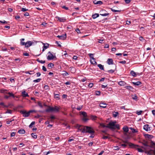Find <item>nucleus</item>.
Segmentation results:
<instances>
[{
    "instance_id": "nucleus-1",
    "label": "nucleus",
    "mask_w": 155,
    "mask_h": 155,
    "mask_svg": "<svg viewBox=\"0 0 155 155\" xmlns=\"http://www.w3.org/2000/svg\"><path fill=\"white\" fill-rule=\"evenodd\" d=\"M116 122L112 121L110 122L107 126V128H110L112 130L117 129L119 130L120 129V126L119 124H115Z\"/></svg>"
},
{
    "instance_id": "nucleus-2",
    "label": "nucleus",
    "mask_w": 155,
    "mask_h": 155,
    "mask_svg": "<svg viewBox=\"0 0 155 155\" xmlns=\"http://www.w3.org/2000/svg\"><path fill=\"white\" fill-rule=\"evenodd\" d=\"M25 40L24 38H22L21 39L20 44L22 46H25V48H28L31 46L33 42L31 41H27L26 42H22V41Z\"/></svg>"
},
{
    "instance_id": "nucleus-3",
    "label": "nucleus",
    "mask_w": 155,
    "mask_h": 155,
    "mask_svg": "<svg viewBox=\"0 0 155 155\" xmlns=\"http://www.w3.org/2000/svg\"><path fill=\"white\" fill-rule=\"evenodd\" d=\"M48 108L46 109L45 111L46 112H49L52 111L58 112L59 111L60 109V108L57 106H55L54 107L50 106H48Z\"/></svg>"
},
{
    "instance_id": "nucleus-4",
    "label": "nucleus",
    "mask_w": 155,
    "mask_h": 155,
    "mask_svg": "<svg viewBox=\"0 0 155 155\" xmlns=\"http://www.w3.org/2000/svg\"><path fill=\"white\" fill-rule=\"evenodd\" d=\"M86 126L82 127L81 125H77V127H78V129L81 131L82 133H84L87 130Z\"/></svg>"
},
{
    "instance_id": "nucleus-5",
    "label": "nucleus",
    "mask_w": 155,
    "mask_h": 155,
    "mask_svg": "<svg viewBox=\"0 0 155 155\" xmlns=\"http://www.w3.org/2000/svg\"><path fill=\"white\" fill-rule=\"evenodd\" d=\"M86 128L87 130L85 131V133H88L89 134L94 133L95 131L92 127L89 126H86Z\"/></svg>"
},
{
    "instance_id": "nucleus-6",
    "label": "nucleus",
    "mask_w": 155,
    "mask_h": 155,
    "mask_svg": "<svg viewBox=\"0 0 155 155\" xmlns=\"http://www.w3.org/2000/svg\"><path fill=\"white\" fill-rule=\"evenodd\" d=\"M89 55L92 60L91 61V63L94 65H96L97 63L95 59L93 57H91V55H93V54H89Z\"/></svg>"
},
{
    "instance_id": "nucleus-7",
    "label": "nucleus",
    "mask_w": 155,
    "mask_h": 155,
    "mask_svg": "<svg viewBox=\"0 0 155 155\" xmlns=\"http://www.w3.org/2000/svg\"><path fill=\"white\" fill-rule=\"evenodd\" d=\"M20 113L23 115L24 117H28L30 115V113L29 112H27L25 110H21Z\"/></svg>"
},
{
    "instance_id": "nucleus-8",
    "label": "nucleus",
    "mask_w": 155,
    "mask_h": 155,
    "mask_svg": "<svg viewBox=\"0 0 155 155\" xmlns=\"http://www.w3.org/2000/svg\"><path fill=\"white\" fill-rule=\"evenodd\" d=\"M128 145L130 148H133L136 149L137 147H140V146L138 145H135L130 142L128 143Z\"/></svg>"
},
{
    "instance_id": "nucleus-9",
    "label": "nucleus",
    "mask_w": 155,
    "mask_h": 155,
    "mask_svg": "<svg viewBox=\"0 0 155 155\" xmlns=\"http://www.w3.org/2000/svg\"><path fill=\"white\" fill-rule=\"evenodd\" d=\"M143 129L147 131H150L151 130V127L149 126V125L147 124L143 126Z\"/></svg>"
},
{
    "instance_id": "nucleus-10",
    "label": "nucleus",
    "mask_w": 155,
    "mask_h": 155,
    "mask_svg": "<svg viewBox=\"0 0 155 155\" xmlns=\"http://www.w3.org/2000/svg\"><path fill=\"white\" fill-rule=\"evenodd\" d=\"M105 11H106L102 9L101 10L100 12V15L103 16H105L109 15V13H104V12Z\"/></svg>"
},
{
    "instance_id": "nucleus-11",
    "label": "nucleus",
    "mask_w": 155,
    "mask_h": 155,
    "mask_svg": "<svg viewBox=\"0 0 155 155\" xmlns=\"http://www.w3.org/2000/svg\"><path fill=\"white\" fill-rule=\"evenodd\" d=\"M48 54H50V55H48L47 57V59L48 60H51L53 59L54 58L53 55L51 53L50 51H49Z\"/></svg>"
},
{
    "instance_id": "nucleus-12",
    "label": "nucleus",
    "mask_w": 155,
    "mask_h": 155,
    "mask_svg": "<svg viewBox=\"0 0 155 155\" xmlns=\"http://www.w3.org/2000/svg\"><path fill=\"white\" fill-rule=\"evenodd\" d=\"M21 94L22 96L23 97H29V95H28V94L26 92L25 90H24L22 91Z\"/></svg>"
},
{
    "instance_id": "nucleus-13",
    "label": "nucleus",
    "mask_w": 155,
    "mask_h": 155,
    "mask_svg": "<svg viewBox=\"0 0 155 155\" xmlns=\"http://www.w3.org/2000/svg\"><path fill=\"white\" fill-rule=\"evenodd\" d=\"M107 63L109 64H113V60L111 58H108L107 61Z\"/></svg>"
},
{
    "instance_id": "nucleus-14",
    "label": "nucleus",
    "mask_w": 155,
    "mask_h": 155,
    "mask_svg": "<svg viewBox=\"0 0 155 155\" xmlns=\"http://www.w3.org/2000/svg\"><path fill=\"white\" fill-rule=\"evenodd\" d=\"M44 45L43 46V49L42 50V52H43L47 48L49 47V44L48 43L44 44Z\"/></svg>"
},
{
    "instance_id": "nucleus-15",
    "label": "nucleus",
    "mask_w": 155,
    "mask_h": 155,
    "mask_svg": "<svg viewBox=\"0 0 155 155\" xmlns=\"http://www.w3.org/2000/svg\"><path fill=\"white\" fill-rule=\"evenodd\" d=\"M144 137L146 138L151 139L153 137V136L152 135L148 134H146L144 135Z\"/></svg>"
},
{
    "instance_id": "nucleus-16",
    "label": "nucleus",
    "mask_w": 155,
    "mask_h": 155,
    "mask_svg": "<svg viewBox=\"0 0 155 155\" xmlns=\"http://www.w3.org/2000/svg\"><path fill=\"white\" fill-rule=\"evenodd\" d=\"M118 83L121 86H124L126 84V83L125 82L122 81L118 82Z\"/></svg>"
},
{
    "instance_id": "nucleus-17",
    "label": "nucleus",
    "mask_w": 155,
    "mask_h": 155,
    "mask_svg": "<svg viewBox=\"0 0 155 155\" xmlns=\"http://www.w3.org/2000/svg\"><path fill=\"white\" fill-rule=\"evenodd\" d=\"M107 104L105 103H102V102H101L100 104V107L103 108H106L107 107Z\"/></svg>"
},
{
    "instance_id": "nucleus-18",
    "label": "nucleus",
    "mask_w": 155,
    "mask_h": 155,
    "mask_svg": "<svg viewBox=\"0 0 155 155\" xmlns=\"http://www.w3.org/2000/svg\"><path fill=\"white\" fill-rule=\"evenodd\" d=\"M66 34H65L64 35H61V37H60V39L62 40H64L66 38Z\"/></svg>"
},
{
    "instance_id": "nucleus-19",
    "label": "nucleus",
    "mask_w": 155,
    "mask_h": 155,
    "mask_svg": "<svg viewBox=\"0 0 155 155\" xmlns=\"http://www.w3.org/2000/svg\"><path fill=\"white\" fill-rule=\"evenodd\" d=\"M57 18L60 22H64L65 21L66 19L64 18H60L59 17H57Z\"/></svg>"
},
{
    "instance_id": "nucleus-20",
    "label": "nucleus",
    "mask_w": 155,
    "mask_h": 155,
    "mask_svg": "<svg viewBox=\"0 0 155 155\" xmlns=\"http://www.w3.org/2000/svg\"><path fill=\"white\" fill-rule=\"evenodd\" d=\"M130 74L133 76L136 77L137 76V74L133 71H131L130 72Z\"/></svg>"
},
{
    "instance_id": "nucleus-21",
    "label": "nucleus",
    "mask_w": 155,
    "mask_h": 155,
    "mask_svg": "<svg viewBox=\"0 0 155 155\" xmlns=\"http://www.w3.org/2000/svg\"><path fill=\"white\" fill-rule=\"evenodd\" d=\"M18 132L20 134H23L25 133V131L24 129H21L19 130L18 131Z\"/></svg>"
},
{
    "instance_id": "nucleus-22",
    "label": "nucleus",
    "mask_w": 155,
    "mask_h": 155,
    "mask_svg": "<svg viewBox=\"0 0 155 155\" xmlns=\"http://www.w3.org/2000/svg\"><path fill=\"white\" fill-rule=\"evenodd\" d=\"M99 15L98 14L95 13L92 15V17L93 19H95L97 18L98 17Z\"/></svg>"
},
{
    "instance_id": "nucleus-23",
    "label": "nucleus",
    "mask_w": 155,
    "mask_h": 155,
    "mask_svg": "<svg viewBox=\"0 0 155 155\" xmlns=\"http://www.w3.org/2000/svg\"><path fill=\"white\" fill-rule=\"evenodd\" d=\"M7 90L6 89H1L0 90V92L2 93L3 94H7Z\"/></svg>"
},
{
    "instance_id": "nucleus-24",
    "label": "nucleus",
    "mask_w": 155,
    "mask_h": 155,
    "mask_svg": "<svg viewBox=\"0 0 155 155\" xmlns=\"http://www.w3.org/2000/svg\"><path fill=\"white\" fill-rule=\"evenodd\" d=\"M70 71L72 73H74L75 72V68L73 67H71L69 68Z\"/></svg>"
},
{
    "instance_id": "nucleus-25",
    "label": "nucleus",
    "mask_w": 155,
    "mask_h": 155,
    "mask_svg": "<svg viewBox=\"0 0 155 155\" xmlns=\"http://www.w3.org/2000/svg\"><path fill=\"white\" fill-rule=\"evenodd\" d=\"M123 129L124 132L126 133L128 132L129 131L128 128L127 127H124L123 128Z\"/></svg>"
},
{
    "instance_id": "nucleus-26",
    "label": "nucleus",
    "mask_w": 155,
    "mask_h": 155,
    "mask_svg": "<svg viewBox=\"0 0 155 155\" xmlns=\"http://www.w3.org/2000/svg\"><path fill=\"white\" fill-rule=\"evenodd\" d=\"M133 84L134 85L139 86L141 84V83L140 81H137L136 82H133Z\"/></svg>"
},
{
    "instance_id": "nucleus-27",
    "label": "nucleus",
    "mask_w": 155,
    "mask_h": 155,
    "mask_svg": "<svg viewBox=\"0 0 155 155\" xmlns=\"http://www.w3.org/2000/svg\"><path fill=\"white\" fill-rule=\"evenodd\" d=\"M97 66L101 70H104V67L103 65H101V64H99L97 65Z\"/></svg>"
},
{
    "instance_id": "nucleus-28",
    "label": "nucleus",
    "mask_w": 155,
    "mask_h": 155,
    "mask_svg": "<svg viewBox=\"0 0 155 155\" xmlns=\"http://www.w3.org/2000/svg\"><path fill=\"white\" fill-rule=\"evenodd\" d=\"M125 88L128 90H131L133 89V87L130 86H126L125 87Z\"/></svg>"
},
{
    "instance_id": "nucleus-29",
    "label": "nucleus",
    "mask_w": 155,
    "mask_h": 155,
    "mask_svg": "<svg viewBox=\"0 0 155 155\" xmlns=\"http://www.w3.org/2000/svg\"><path fill=\"white\" fill-rule=\"evenodd\" d=\"M54 98L58 99V100H59L60 99V97H59V94H56L55 93H54Z\"/></svg>"
},
{
    "instance_id": "nucleus-30",
    "label": "nucleus",
    "mask_w": 155,
    "mask_h": 155,
    "mask_svg": "<svg viewBox=\"0 0 155 155\" xmlns=\"http://www.w3.org/2000/svg\"><path fill=\"white\" fill-rule=\"evenodd\" d=\"M130 129L131 130L132 132L133 133H136L138 131L136 129H134L132 127H130Z\"/></svg>"
},
{
    "instance_id": "nucleus-31",
    "label": "nucleus",
    "mask_w": 155,
    "mask_h": 155,
    "mask_svg": "<svg viewBox=\"0 0 155 155\" xmlns=\"http://www.w3.org/2000/svg\"><path fill=\"white\" fill-rule=\"evenodd\" d=\"M119 113L118 112H114L113 113V115L114 117H116L117 115L119 114Z\"/></svg>"
},
{
    "instance_id": "nucleus-32",
    "label": "nucleus",
    "mask_w": 155,
    "mask_h": 155,
    "mask_svg": "<svg viewBox=\"0 0 155 155\" xmlns=\"http://www.w3.org/2000/svg\"><path fill=\"white\" fill-rule=\"evenodd\" d=\"M94 3L95 4H100L101 5L103 4V2H101V1H96L95 2H94Z\"/></svg>"
},
{
    "instance_id": "nucleus-33",
    "label": "nucleus",
    "mask_w": 155,
    "mask_h": 155,
    "mask_svg": "<svg viewBox=\"0 0 155 155\" xmlns=\"http://www.w3.org/2000/svg\"><path fill=\"white\" fill-rule=\"evenodd\" d=\"M63 73L62 74L63 76H67L69 75V74L66 71H63Z\"/></svg>"
},
{
    "instance_id": "nucleus-34",
    "label": "nucleus",
    "mask_w": 155,
    "mask_h": 155,
    "mask_svg": "<svg viewBox=\"0 0 155 155\" xmlns=\"http://www.w3.org/2000/svg\"><path fill=\"white\" fill-rule=\"evenodd\" d=\"M138 147H137V148L136 149L139 152L141 153L143 152V150L141 148H139Z\"/></svg>"
},
{
    "instance_id": "nucleus-35",
    "label": "nucleus",
    "mask_w": 155,
    "mask_h": 155,
    "mask_svg": "<svg viewBox=\"0 0 155 155\" xmlns=\"http://www.w3.org/2000/svg\"><path fill=\"white\" fill-rule=\"evenodd\" d=\"M32 137L35 139H36L37 138V135L35 134L32 133L31 134Z\"/></svg>"
},
{
    "instance_id": "nucleus-36",
    "label": "nucleus",
    "mask_w": 155,
    "mask_h": 155,
    "mask_svg": "<svg viewBox=\"0 0 155 155\" xmlns=\"http://www.w3.org/2000/svg\"><path fill=\"white\" fill-rule=\"evenodd\" d=\"M81 114L84 117H87V113L85 112H81Z\"/></svg>"
},
{
    "instance_id": "nucleus-37",
    "label": "nucleus",
    "mask_w": 155,
    "mask_h": 155,
    "mask_svg": "<svg viewBox=\"0 0 155 155\" xmlns=\"http://www.w3.org/2000/svg\"><path fill=\"white\" fill-rule=\"evenodd\" d=\"M38 105L41 108L43 107V105L41 102L38 101Z\"/></svg>"
},
{
    "instance_id": "nucleus-38",
    "label": "nucleus",
    "mask_w": 155,
    "mask_h": 155,
    "mask_svg": "<svg viewBox=\"0 0 155 155\" xmlns=\"http://www.w3.org/2000/svg\"><path fill=\"white\" fill-rule=\"evenodd\" d=\"M7 94H8L9 95V96H12L13 97V98H14L15 97V96H14V94L12 93L8 92V93Z\"/></svg>"
},
{
    "instance_id": "nucleus-39",
    "label": "nucleus",
    "mask_w": 155,
    "mask_h": 155,
    "mask_svg": "<svg viewBox=\"0 0 155 155\" xmlns=\"http://www.w3.org/2000/svg\"><path fill=\"white\" fill-rule=\"evenodd\" d=\"M48 66L49 67L52 68L54 66V64L52 63H50L48 64Z\"/></svg>"
},
{
    "instance_id": "nucleus-40",
    "label": "nucleus",
    "mask_w": 155,
    "mask_h": 155,
    "mask_svg": "<svg viewBox=\"0 0 155 155\" xmlns=\"http://www.w3.org/2000/svg\"><path fill=\"white\" fill-rule=\"evenodd\" d=\"M91 118L92 120H95L96 119L97 117L95 116L92 115L91 116Z\"/></svg>"
},
{
    "instance_id": "nucleus-41",
    "label": "nucleus",
    "mask_w": 155,
    "mask_h": 155,
    "mask_svg": "<svg viewBox=\"0 0 155 155\" xmlns=\"http://www.w3.org/2000/svg\"><path fill=\"white\" fill-rule=\"evenodd\" d=\"M44 88L45 90H49L50 88L47 85H45L44 87Z\"/></svg>"
},
{
    "instance_id": "nucleus-42",
    "label": "nucleus",
    "mask_w": 155,
    "mask_h": 155,
    "mask_svg": "<svg viewBox=\"0 0 155 155\" xmlns=\"http://www.w3.org/2000/svg\"><path fill=\"white\" fill-rule=\"evenodd\" d=\"M41 80V78H38L37 79L33 81V82H39Z\"/></svg>"
},
{
    "instance_id": "nucleus-43",
    "label": "nucleus",
    "mask_w": 155,
    "mask_h": 155,
    "mask_svg": "<svg viewBox=\"0 0 155 155\" xmlns=\"http://www.w3.org/2000/svg\"><path fill=\"white\" fill-rule=\"evenodd\" d=\"M100 126L101 127H102L103 128L104 127H107V126L105 125L103 123H100Z\"/></svg>"
},
{
    "instance_id": "nucleus-44",
    "label": "nucleus",
    "mask_w": 155,
    "mask_h": 155,
    "mask_svg": "<svg viewBox=\"0 0 155 155\" xmlns=\"http://www.w3.org/2000/svg\"><path fill=\"white\" fill-rule=\"evenodd\" d=\"M142 112V111L140 110V111H137L136 112V114L138 115H140Z\"/></svg>"
},
{
    "instance_id": "nucleus-45",
    "label": "nucleus",
    "mask_w": 155,
    "mask_h": 155,
    "mask_svg": "<svg viewBox=\"0 0 155 155\" xmlns=\"http://www.w3.org/2000/svg\"><path fill=\"white\" fill-rule=\"evenodd\" d=\"M132 98L134 100H136L137 98V97L136 95H132Z\"/></svg>"
},
{
    "instance_id": "nucleus-46",
    "label": "nucleus",
    "mask_w": 155,
    "mask_h": 155,
    "mask_svg": "<svg viewBox=\"0 0 155 155\" xmlns=\"http://www.w3.org/2000/svg\"><path fill=\"white\" fill-rule=\"evenodd\" d=\"M111 10L113 12H120L121 11L120 10H116L115 9H113L112 8H110Z\"/></svg>"
},
{
    "instance_id": "nucleus-47",
    "label": "nucleus",
    "mask_w": 155,
    "mask_h": 155,
    "mask_svg": "<svg viewBox=\"0 0 155 155\" xmlns=\"http://www.w3.org/2000/svg\"><path fill=\"white\" fill-rule=\"evenodd\" d=\"M12 110L8 109L7 110L6 113L12 114Z\"/></svg>"
},
{
    "instance_id": "nucleus-48",
    "label": "nucleus",
    "mask_w": 155,
    "mask_h": 155,
    "mask_svg": "<svg viewBox=\"0 0 155 155\" xmlns=\"http://www.w3.org/2000/svg\"><path fill=\"white\" fill-rule=\"evenodd\" d=\"M35 124V122L34 121L32 122L29 125V127L31 128L32 127V125H34Z\"/></svg>"
},
{
    "instance_id": "nucleus-49",
    "label": "nucleus",
    "mask_w": 155,
    "mask_h": 155,
    "mask_svg": "<svg viewBox=\"0 0 155 155\" xmlns=\"http://www.w3.org/2000/svg\"><path fill=\"white\" fill-rule=\"evenodd\" d=\"M28 9H26L25 8H22L21 9V11L22 12H25L26 11H28Z\"/></svg>"
},
{
    "instance_id": "nucleus-50",
    "label": "nucleus",
    "mask_w": 155,
    "mask_h": 155,
    "mask_svg": "<svg viewBox=\"0 0 155 155\" xmlns=\"http://www.w3.org/2000/svg\"><path fill=\"white\" fill-rule=\"evenodd\" d=\"M114 70L111 69L108 71L107 72L110 73H113L114 72Z\"/></svg>"
},
{
    "instance_id": "nucleus-51",
    "label": "nucleus",
    "mask_w": 155,
    "mask_h": 155,
    "mask_svg": "<svg viewBox=\"0 0 155 155\" xmlns=\"http://www.w3.org/2000/svg\"><path fill=\"white\" fill-rule=\"evenodd\" d=\"M101 94V92L100 91H96V94L97 95H100Z\"/></svg>"
},
{
    "instance_id": "nucleus-52",
    "label": "nucleus",
    "mask_w": 155,
    "mask_h": 155,
    "mask_svg": "<svg viewBox=\"0 0 155 155\" xmlns=\"http://www.w3.org/2000/svg\"><path fill=\"white\" fill-rule=\"evenodd\" d=\"M15 18L16 20H18L20 18V17L19 15H17L15 16Z\"/></svg>"
},
{
    "instance_id": "nucleus-53",
    "label": "nucleus",
    "mask_w": 155,
    "mask_h": 155,
    "mask_svg": "<svg viewBox=\"0 0 155 155\" xmlns=\"http://www.w3.org/2000/svg\"><path fill=\"white\" fill-rule=\"evenodd\" d=\"M93 86V84L92 83H90L88 85V87L90 88H91Z\"/></svg>"
},
{
    "instance_id": "nucleus-54",
    "label": "nucleus",
    "mask_w": 155,
    "mask_h": 155,
    "mask_svg": "<svg viewBox=\"0 0 155 155\" xmlns=\"http://www.w3.org/2000/svg\"><path fill=\"white\" fill-rule=\"evenodd\" d=\"M60 42H58V41H56L55 43L58 45L59 47H61V45L59 43Z\"/></svg>"
},
{
    "instance_id": "nucleus-55",
    "label": "nucleus",
    "mask_w": 155,
    "mask_h": 155,
    "mask_svg": "<svg viewBox=\"0 0 155 155\" xmlns=\"http://www.w3.org/2000/svg\"><path fill=\"white\" fill-rule=\"evenodd\" d=\"M15 132H12L11 133V137H13L15 136Z\"/></svg>"
},
{
    "instance_id": "nucleus-56",
    "label": "nucleus",
    "mask_w": 155,
    "mask_h": 155,
    "mask_svg": "<svg viewBox=\"0 0 155 155\" xmlns=\"http://www.w3.org/2000/svg\"><path fill=\"white\" fill-rule=\"evenodd\" d=\"M0 22L3 24H7L8 23L7 21H6L5 20H3V21H0Z\"/></svg>"
},
{
    "instance_id": "nucleus-57",
    "label": "nucleus",
    "mask_w": 155,
    "mask_h": 155,
    "mask_svg": "<svg viewBox=\"0 0 155 155\" xmlns=\"http://www.w3.org/2000/svg\"><path fill=\"white\" fill-rule=\"evenodd\" d=\"M124 1H125V3L126 4H129L131 2V0H124Z\"/></svg>"
},
{
    "instance_id": "nucleus-58",
    "label": "nucleus",
    "mask_w": 155,
    "mask_h": 155,
    "mask_svg": "<svg viewBox=\"0 0 155 155\" xmlns=\"http://www.w3.org/2000/svg\"><path fill=\"white\" fill-rule=\"evenodd\" d=\"M42 70L44 71H47L46 68L44 66H42Z\"/></svg>"
},
{
    "instance_id": "nucleus-59",
    "label": "nucleus",
    "mask_w": 155,
    "mask_h": 155,
    "mask_svg": "<svg viewBox=\"0 0 155 155\" xmlns=\"http://www.w3.org/2000/svg\"><path fill=\"white\" fill-rule=\"evenodd\" d=\"M91 134V135L90 136V138H93L94 137V133H92V134Z\"/></svg>"
},
{
    "instance_id": "nucleus-60",
    "label": "nucleus",
    "mask_w": 155,
    "mask_h": 155,
    "mask_svg": "<svg viewBox=\"0 0 155 155\" xmlns=\"http://www.w3.org/2000/svg\"><path fill=\"white\" fill-rule=\"evenodd\" d=\"M36 111L35 110H29V112L30 114L31 113H32L33 112H35Z\"/></svg>"
},
{
    "instance_id": "nucleus-61",
    "label": "nucleus",
    "mask_w": 155,
    "mask_h": 155,
    "mask_svg": "<svg viewBox=\"0 0 155 155\" xmlns=\"http://www.w3.org/2000/svg\"><path fill=\"white\" fill-rule=\"evenodd\" d=\"M139 40L141 41H143L144 40V39L142 37H140L139 38Z\"/></svg>"
},
{
    "instance_id": "nucleus-62",
    "label": "nucleus",
    "mask_w": 155,
    "mask_h": 155,
    "mask_svg": "<svg viewBox=\"0 0 155 155\" xmlns=\"http://www.w3.org/2000/svg\"><path fill=\"white\" fill-rule=\"evenodd\" d=\"M120 63L122 64H125L126 63V61H120L119 62Z\"/></svg>"
},
{
    "instance_id": "nucleus-63",
    "label": "nucleus",
    "mask_w": 155,
    "mask_h": 155,
    "mask_svg": "<svg viewBox=\"0 0 155 155\" xmlns=\"http://www.w3.org/2000/svg\"><path fill=\"white\" fill-rule=\"evenodd\" d=\"M114 149L116 150H118L119 149V148L118 146H115L114 147Z\"/></svg>"
},
{
    "instance_id": "nucleus-64",
    "label": "nucleus",
    "mask_w": 155,
    "mask_h": 155,
    "mask_svg": "<svg viewBox=\"0 0 155 155\" xmlns=\"http://www.w3.org/2000/svg\"><path fill=\"white\" fill-rule=\"evenodd\" d=\"M62 8H63V9H64L66 10H68V8L67 7H66L65 6H62Z\"/></svg>"
}]
</instances>
